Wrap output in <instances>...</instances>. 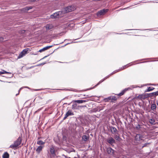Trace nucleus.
<instances>
[{
    "mask_svg": "<svg viewBox=\"0 0 158 158\" xmlns=\"http://www.w3.org/2000/svg\"><path fill=\"white\" fill-rule=\"evenodd\" d=\"M82 140L84 141H86L89 139V137L86 135H83L82 137Z\"/></svg>",
    "mask_w": 158,
    "mask_h": 158,
    "instance_id": "19",
    "label": "nucleus"
},
{
    "mask_svg": "<svg viewBox=\"0 0 158 158\" xmlns=\"http://www.w3.org/2000/svg\"><path fill=\"white\" fill-rule=\"evenodd\" d=\"M50 151L51 154L53 156H54L55 155V152L54 148L53 147H51L50 148Z\"/></svg>",
    "mask_w": 158,
    "mask_h": 158,
    "instance_id": "16",
    "label": "nucleus"
},
{
    "mask_svg": "<svg viewBox=\"0 0 158 158\" xmlns=\"http://www.w3.org/2000/svg\"><path fill=\"white\" fill-rule=\"evenodd\" d=\"M156 104L158 105V101L156 102Z\"/></svg>",
    "mask_w": 158,
    "mask_h": 158,
    "instance_id": "40",
    "label": "nucleus"
},
{
    "mask_svg": "<svg viewBox=\"0 0 158 158\" xmlns=\"http://www.w3.org/2000/svg\"><path fill=\"white\" fill-rule=\"evenodd\" d=\"M74 10V8L72 6H69L65 8V10L67 13L71 12Z\"/></svg>",
    "mask_w": 158,
    "mask_h": 158,
    "instance_id": "6",
    "label": "nucleus"
},
{
    "mask_svg": "<svg viewBox=\"0 0 158 158\" xmlns=\"http://www.w3.org/2000/svg\"><path fill=\"white\" fill-rule=\"evenodd\" d=\"M77 106V104L76 103H74L72 106V109H75L76 108V107Z\"/></svg>",
    "mask_w": 158,
    "mask_h": 158,
    "instance_id": "28",
    "label": "nucleus"
},
{
    "mask_svg": "<svg viewBox=\"0 0 158 158\" xmlns=\"http://www.w3.org/2000/svg\"><path fill=\"white\" fill-rule=\"evenodd\" d=\"M86 102V100H74L73 101V102H77L78 103H82L84 102Z\"/></svg>",
    "mask_w": 158,
    "mask_h": 158,
    "instance_id": "13",
    "label": "nucleus"
},
{
    "mask_svg": "<svg viewBox=\"0 0 158 158\" xmlns=\"http://www.w3.org/2000/svg\"><path fill=\"white\" fill-rule=\"evenodd\" d=\"M107 77H105L103 80H101V81H100L99 83L96 85H98L100 83H101L102 82H103L104 80H105L106 79V78H107Z\"/></svg>",
    "mask_w": 158,
    "mask_h": 158,
    "instance_id": "31",
    "label": "nucleus"
},
{
    "mask_svg": "<svg viewBox=\"0 0 158 158\" xmlns=\"http://www.w3.org/2000/svg\"><path fill=\"white\" fill-rule=\"evenodd\" d=\"M73 114H74L72 111L71 110H69L66 113L64 117V118L63 119L65 120L68 116H69L73 115Z\"/></svg>",
    "mask_w": 158,
    "mask_h": 158,
    "instance_id": "5",
    "label": "nucleus"
},
{
    "mask_svg": "<svg viewBox=\"0 0 158 158\" xmlns=\"http://www.w3.org/2000/svg\"><path fill=\"white\" fill-rule=\"evenodd\" d=\"M58 15L59 13H58V12L55 13L51 15L50 17L52 19L57 18Z\"/></svg>",
    "mask_w": 158,
    "mask_h": 158,
    "instance_id": "14",
    "label": "nucleus"
},
{
    "mask_svg": "<svg viewBox=\"0 0 158 158\" xmlns=\"http://www.w3.org/2000/svg\"><path fill=\"white\" fill-rule=\"evenodd\" d=\"M108 11V10L107 9H103L98 11L97 13V15L98 16L103 15L107 12Z\"/></svg>",
    "mask_w": 158,
    "mask_h": 158,
    "instance_id": "4",
    "label": "nucleus"
},
{
    "mask_svg": "<svg viewBox=\"0 0 158 158\" xmlns=\"http://www.w3.org/2000/svg\"><path fill=\"white\" fill-rule=\"evenodd\" d=\"M19 94V93H18V94H16V96H17V95H18Z\"/></svg>",
    "mask_w": 158,
    "mask_h": 158,
    "instance_id": "43",
    "label": "nucleus"
},
{
    "mask_svg": "<svg viewBox=\"0 0 158 158\" xmlns=\"http://www.w3.org/2000/svg\"><path fill=\"white\" fill-rule=\"evenodd\" d=\"M156 106L155 104H152L151 107V109L153 110H154L156 109Z\"/></svg>",
    "mask_w": 158,
    "mask_h": 158,
    "instance_id": "21",
    "label": "nucleus"
},
{
    "mask_svg": "<svg viewBox=\"0 0 158 158\" xmlns=\"http://www.w3.org/2000/svg\"><path fill=\"white\" fill-rule=\"evenodd\" d=\"M138 126L139 127V128L140 127V125H138Z\"/></svg>",
    "mask_w": 158,
    "mask_h": 158,
    "instance_id": "45",
    "label": "nucleus"
},
{
    "mask_svg": "<svg viewBox=\"0 0 158 158\" xmlns=\"http://www.w3.org/2000/svg\"><path fill=\"white\" fill-rule=\"evenodd\" d=\"M107 151L108 153L111 155L114 154V151L110 148H107Z\"/></svg>",
    "mask_w": 158,
    "mask_h": 158,
    "instance_id": "11",
    "label": "nucleus"
},
{
    "mask_svg": "<svg viewBox=\"0 0 158 158\" xmlns=\"http://www.w3.org/2000/svg\"><path fill=\"white\" fill-rule=\"evenodd\" d=\"M154 88L153 87H149L148 89L146 91L147 92H149L150 91H151L152 90H153L154 89Z\"/></svg>",
    "mask_w": 158,
    "mask_h": 158,
    "instance_id": "25",
    "label": "nucleus"
},
{
    "mask_svg": "<svg viewBox=\"0 0 158 158\" xmlns=\"http://www.w3.org/2000/svg\"><path fill=\"white\" fill-rule=\"evenodd\" d=\"M142 136L140 134H137L136 135L135 137V140L134 141V143H135V145L137 144L136 142V141L142 140Z\"/></svg>",
    "mask_w": 158,
    "mask_h": 158,
    "instance_id": "3",
    "label": "nucleus"
},
{
    "mask_svg": "<svg viewBox=\"0 0 158 158\" xmlns=\"http://www.w3.org/2000/svg\"><path fill=\"white\" fill-rule=\"evenodd\" d=\"M25 88H28V87L27 86H26L25 87Z\"/></svg>",
    "mask_w": 158,
    "mask_h": 158,
    "instance_id": "44",
    "label": "nucleus"
},
{
    "mask_svg": "<svg viewBox=\"0 0 158 158\" xmlns=\"http://www.w3.org/2000/svg\"><path fill=\"white\" fill-rule=\"evenodd\" d=\"M149 85H153V84H150Z\"/></svg>",
    "mask_w": 158,
    "mask_h": 158,
    "instance_id": "42",
    "label": "nucleus"
},
{
    "mask_svg": "<svg viewBox=\"0 0 158 158\" xmlns=\"http://www.w3.org/2000/svg\"><path fill=\"white\" fill-rule=\"evenodd\" d=\"M81 107H84V106H81Z\"/></svg>",
    "mask_w": 158,
    "mask_h": 158,
    "instance_id": "46",
    "label": "nucleus"
},
{
    "mask_svg": "<svg viewBox=\"0 0 158 158\" xmlns=\"http://www.w3.org/2000/svg\"><path fill=\"white\" fill-rule=\"evenodd\" d=\"M137 98L139 99L142 100L145 99V96L143 94H141L138 96Z\"/></svg>",
    "mask_w": 158,
    "mask_h": 158,
    "instance_id": "17",
    "label": "nucleus"
},
{
    "mask_svg": "<svg viewBox=\"0 0 158 158\" xmlns=\"http://www.w3.org/2000/svg\"><path fill=\"white\" fill-rule=\"evenodd\" d=\"M44 27H45L47 30H52L54 27V26L52 24H47Z\"/></svg>",
    "mask_w": 158,
    "mask_h": 158,
    "instance_id": "7",
    "label": "nucleus"
},
{
    "mask_svg": "<svg viewBox=\"0 0 158 158\" xmlns=\"http://www.w3.org/2000/svg\"><path fill=\"white\" fill-rule=\"evenodd\" d=\"M114 139L117 140L119 141H120V137L119 135H118V134H114Z\"/></svg>",
    "mask_w": 158,
    "mask_h": 158,
    "instance_id": "20",
    "label": "nucleus"
},
{
    "mask_svg": "<svg viewBox=\"0 0 158 158\" xmlns=\"http://www.w3.org/2000/svg\"><path fill=\"white\" fill-rule=\"evenodd\" d=\"M21 138L19 137L18 139L15 141L13 144L11 145L10 147L12 149H16L21 144Z\"/></svg>",
    "mask_w": 158,
    "mask_h": 158,
    "instance_id": "1",
    "label": "nucleus"
},
{
    "mask_svg": "<svg viewBox=\"0 0 158 158\" xmlns=\"http://www.w3.org/2000/svg\"><path fill=\"white\" fill-rule=\"evenodd\" d=\"M45 57H46V56H45V57H44V58H42L41 59H43Z\"/></svg>",
    "mask_w": 158,
    "mask_h": 158,
    "instance_id": "41",
    "label": "nucleus"
},
{
    "mask_svg": "<svg viewBox=\"0 0 158 158\" xmlns=\"http://www.w3.org/2000/svg\"><path fill=\"white\" fill-rule=\"evenodd\" d=\"M3 158H9V155L7 152H5L3 155Z\"/></svg>",
    "mask_w": 158,
    "mask_h": 158,
    "instance_id": "22",
    "label": "nucleus"
},
{
    "mask_svg": "<svg viewBox=\"0 0 158 158\" xmlns=\"http://www.w3.org/2000/svg\"><path fill=\"white\" fill-rule=\"evenodd\" d=\"M124 158V157H122V158Z\"/></svg>",
    "mask_w": 158,
    "mask_h": 158,
    "instance_id": "47",
    "label": "nucleus"
},
{
    "mask_svg": "<svg viewBox=\"0 0 158 158\" xmlns=\"http://www.w3.org/2000/svg\"><path fill=\"white\" fill-rule=\"evenodd\" d=\"M23 87H22L20 89H19V91H20V90H21L22 89H23Z\"/></svg>",
    "mask_w": 158,
    "mask_h": 158,
    "instance_id": "38",
    "label": "nucleus"
},
{
    "mask_svg": "<svg viewBox=\"0 0 158 158\" xmlns=\"http://www.w3.org/2000/svg\"><path fill=\"white\" fill-rule=\"evenodd\" d=\"M148 96L152 98L153 97H155L154 92H153L150 94H149L148 95Z\"/></svg>",
    "mask_w": 158,
    "mask_h": 158,
    "instance_id": "26",
    "label": "nucleus"
},
{
    "mask_svg": "<svg viewBox=\"0 0 158 158\" xmlns=\"http://www.w3.org/2000/svg\"><path fill=\"white\" fill-rule=\"evenodd\" d=\"M30 51V50L29 48H26L24 49L20 52L19 56H18V58H21L27 53L28 52Z\"/></svg>",
    "mask_w": 158,
    "mask_h": 158,
    "instance_id": "2",
    "label": "nucleus"
},
{
    "mask_svg": "<svg viewBox=\"0 0 158 158\" xmlns=\"http://www.w3.org/2000/svg\"><path fill=\"white\" fill-rule=\"evenodd\" d=\"M148 144H149V143H144L143 145L142 148H143L145 147Z\"/></svg>",
    "mask_w": 158,
    "mask_h": 158,
    "instance_id": "32",
    "label": "nucleus"
},
{
    "mask_svg": "<svg viewBox=\"0 0 158 158\" xmlns=\"http://www.w3.org/2000/svg\"><path fill=\"white\" fill-rule=\"evenodd\" d=\"M37 144L38 145H44L45 143V142H43L42 140H39L37 142Z\"/></svg>",
    "mask_w": 158,
    "mask_h": 158,
    "instance_id": "23",
    "label": "nucleus"
},
{
    "mask_svg": "<svg viewBox=\"0 0 158 158\" xmlns=\"http://www.w3.org/2000/svg\"><path fill=\"white\" fill-rule=\"evenodd\" d=\"M43 147L41 146H39L36 150V151L38 154H39L41 151H42Z\"/></svg>",
    "mask_w": 158,
    "mask_h": 158,
    "instance_id": "12",
    "label": "nucleus"
},
{
    "mask_svg": "<svg viewBox=\"0 0 158 158\" xmlns=\"http://www.w3.org/2000/svg\"><path fill=\"white\" fill-rule=\"evenodd\" d=\"M73 43V41H72V42H71V43H67V44L65 45H67V44H70Z\"/></svg>",
    "mask_w": 158,
    "mask_h": 158,
    "instance_id": "37",
    "label": "nucleus"
},
{
    "mask_svg": "<svg viewBox=\"0 0 158 158\" xmlns=\"http://www.w3.org/2000/svg\"><path fill=\"white\" fill-rule=\"evenodd\" d=\"M149 122L150 123L152 124H154L155 122V120L154 119H149Z\"/></svg>",
    "mask_w": 158,
    "mask_h": 158,
    "instance_id": "24",
    "label": "nucleus"
},
{
    "mask_svg": "<svg viewBox=\"0 0 158 158\" xmlns=\"http://www.w3.org/2000/svg\"><path fill=\"white\" fill-rule=\"evenodd\" d=\"M154 92L155 96H156L158 95V91L156 92Z\"/></svg>",
    "mask_w": 158,
    "mask_h": 158,
    "instance_id": "33",
    "label": "nucleus"
},
{
    "mask_svg": "<svg viewBox=\"0 0 158 158\" xmlns=\"http://www.w3.org/2000/svg\"><path fill=\"white\" fill-rule=\"evenodd\" d=\"M128 88H126L123 89L121 93L118 94V96H121L123 95L124 93L128 89Z\"/></svg>",
    "mask_w": 158,
    "mask_h": 158,
    "instance_id": "18",
    "label": "nucleus"
},
{
    "mask_svg": "<svg viewBox=\"0 0 158 158\" xmlns=\"http://www.w3.org/2000/svg\"><path fill=\"white\" fill-rule=\"evenodd\" d=\"M45 64V63H42L41 64H39V65H43Z\"/></svg>",
    "mask_w": 158,
    "mask_h": 158,
    "instance_id": "36",
    "label": "nucleus"
},
{
    "mask_svg": "<svg viewBox=\"0 0 158 158\" xmlns=\"http://www.w3.org/2000/svg\"><path fill=\"white\" fill-rule=\"evenodd\" d=\"M32 7L31 6H28L22 9V11L24 12H26L28 11L29 10L32 9Z\"/></svg>",
    "mask_w": 158,
    "mask_h": 158,
    "instance_id": "15",
    "label": "nucleus"
},
{
    "mask_svg": "<svg viewBox=\"0 0 158 158\" xmlns=\"http://www.w3.org/2000/svg\"><path fill=\"white\" fill-rule=\"evenodd\" d=\"M119 70H120V69H119V70H116V71H114V72H113V73H116V72H118V71H119Z\"/></svg>",
    "mask_w": 158,
    "mask_h": 158,
    "instance_id": "35",
    "label": "nucleus"
},
{
    "mask_svg": "<svg viewBox=\"0 0 158 158\" xmlns=\"http://www.w3.org/2000/svg\"><path fill=\"white\" fill-rule=\"evenodd\" d=\"M110 130L113 134H118L117 130L115 127H110Z\"/></svg>",
    "mask_w": 158,
    "mask_h": 158,
    "instance_id": "8",
    "label": "nucleus"
},
{
    "mask_svg": "<svg viewBox=\"0 0 158 158\" xmlns=\"http://www.w3.org/2000/svg\"><path fill=\"white\" fill-rule=\"evenodd\" d=\"M67 41H71V40L66 39V40H64V41H67Z\"/></svg>",
    "mask_w": 158,
    "mask_h": 158,
    "instance_id": "39",
    "label": "nucleus"
},
{
    "mask_svg": "<svg viewBox=\"0 0 158 158\" xmlns=\"http://www.w3.org/2000/svg\"><path fill=\"white\" fill-rule=\"evenodd\" d=\"M107 141V142L111 145H112L113 143H115V140L112 137H110L108 139Z\"/></svg>",
    "mask_w": 158,
    "mask_h": 158,
    "instance_id": "10",
    "label": "nucleus"
},
{
    "mask_svg": "<svg viewBox=\"0 0 158 158\" xmlns=\"http://www.w3.org/2000/svg\"><path fill=\"white\" fill-rule=\"evenodd\" d=\"M111 100H116V98L115 96H111Z\"/></svg>",
    "mask_w": 158,
    "mask_h": 158,
    "instance_id": "30",
    "label": "nucleus"
},
{
    "mask_svg": "<svg viewBox=\"0 0 158 158\" xmlns=\"http://www.w3.org/2000/svg\"><path fill=\"white\" fill-rule=\"evenodd\" d=\"M146 59L147 60V59Z\"/></svg>",
    "mask_w": 158,
    "mask_h": 158,
    "instance_id": "48",
    "label": "nucleus"
},
{
    "mask_svg": "<svg viewBox=\"0 0 158 158\" xmlns=\"http://www.w3.org/2000/svg\"><path fill=\"white\" fill-rule=\"evenodd\" d=\"M52 47V45L47 46L45 47L44 48H43L40 50H39V52H42L44 51L45 50H48V49L50 48H51Z\"/></svg>",
    "mask_w": 158,
    "mask_h": 158,
    "instance_id": "9",
    "label": "nucleus"
},
{
    "mask_svg": "<svg viewBox=\"0 0 158 158\" xmlns=\"http://www.w3.org/2000/svg\"><path fill=\"white\" fill-rule=\"evenodd\" d=\"M111 100V96L108 97L107 98H106L104 99V101L105 102H109L110 100Z\"/></svg>",
    "mask_w": 158,
    "mask_h": 158,
    "instance_id": "27",
    "label": "nucleus"
},
{
    "mask_svg": "<svg viewBox=\"0 0 158 158\" xmlns=\"http://www.w3.org/2000/svg\"><path fill=\"white\" fill-rule=\"evenodd\" d=\"M127 66V65H125V66H123V68H121V69H122H122H124L126 68V66Z\"/></svg>",
    "mask_w": 158,
    "mask_h": 158,
    "instance_id": "34",
    "label": "nucleus"
},
{
    "mask_svg": "<svg viewBox=\"0 0 158 158\" xmlns=\"http://www.w3.org/2000/svg\"><path fill=\"white\" fill-rule=\"evenodd\" d=\"M9 72H7L5 70H3V72L0 71V75L3 74L4 73H9Z\"/></svg>",
    "mask_w": 158,
    "mask_h": 158,
    "instance_id": "29",
    "label": "nucleus"
}]
</instances>
